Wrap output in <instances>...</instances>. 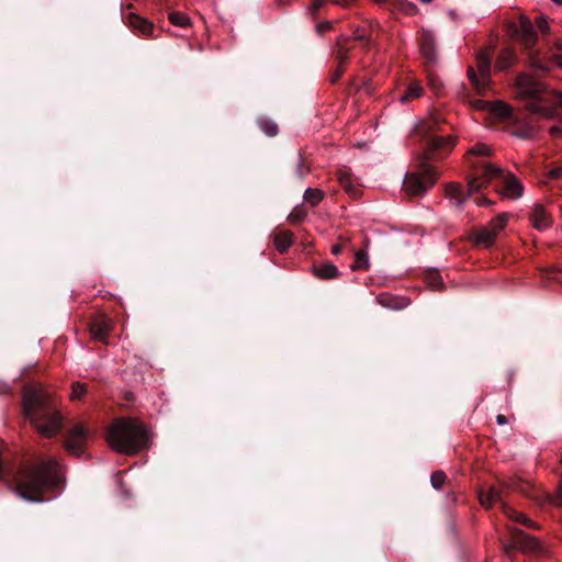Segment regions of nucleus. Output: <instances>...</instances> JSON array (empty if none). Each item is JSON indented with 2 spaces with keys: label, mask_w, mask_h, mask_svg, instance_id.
Here are the masks:
<instances>
[{
  "label": "nucleus",
  "mask_w": 562,
  "mask_h": 562,
  "mask_svg": "<svg viewBox=\"0 0 562 562\" xmlns=\"http://www.w3.org/2000/svg\"><path fill=\"white\" fill-rule=\"evenodd\" d=\"M64 476L55 459H47L16 476V494L27 501L41 503L43 493L59 486Z\"/></svg>",
  "instance_id": "nucleus-1"
},
{
  "label": "nucleus",
  "mask_w": 562,
  "mask_h": 562,
  "mask_svg": "<svg viewBox=\"0 0 562 562\" xmlns=\"http://www.w3.org/2000/svg\"><path fill=\"white\" fill-rule=\"evenodd\" d=\"M23 411L33 427L44 437H53L61 428V416L50 404L41 386H29L23 391Z\"/></svg>",
  "instance_id": "nucleus-2"
},
{
  "label": "nucleus",
  "mask_w": 562,
  "mask_h": 562,
  "mask_svg": "<svg viewBox=\"0 0 562 562\" xmlns=\"http://www.w3.org/2000/svg\"><path fill=\"white\" fill-rule=\"evenodd\" d=\"M517 93L527 99L526 108L544 119L562 116V94L546 90L544 86L528 75H520L516 81Z\"/></svg>",
  "instance_id": "nucleus-3"
},
{
  "label": "nucleus",
  "mask_w": 562,
  "mask_h": 562,
  "mask_svg": "<svg viewBox=\"0 0 562 562\" xmlns=\"http://www.w3.org/2000/svg\"><path fill=\"white\" fill-rule=\"evenodd\" d=\"M106 441L113 450L120 453L134 454L147 446L148 434L145 426L138 420L121 418L109 428Z\"/></svg>",
  "instance_id": "nucleus-4"
},
{
  "label": "nucleus",
  "mask_w": 562,
  "mask_h": 562,
  "mask_svg": "<svg viewBox=\"0 0 562 562\" xmlns=\"http://www.w3.org/2000/svg\"><path fill=\"white\" fill-rule=\"evenodd\" d=\"M493 180H499L503 184L501 193L508 199H519L524 194V187L519 180L512 173H505L499 167L484 162L477 173L468 182L467 196L477 192L482 187L487 186Z\"/></svg>",
  "instance_id": "nucleus-5"
},
{
  "label": "nucleus",
  "mask_w": 562,
  "mask_h": 562,
  "mask_svg": "<svg viewBox=\"0 0 562 562\" xmlns=\"http://www.w3.org/2000/svg\"><path fill=\"white\" fill-rule=\"evenodd\" d=\"M508 32L513 37L519 38L524 44L527 50L528 64L530 67L539 70L549 69L548 64L543 63L538 53L532 49L535 43L537 42V35L529 19L520 16L518 22H512L508 25Z\"/></svg>",
  "instance_id": "nucleus-6"
},
{
  "label": "nucleus",
  "mask_w": 562,
  "mask_h": 562,
  "mask_svg": "<svg viewBox=\"0 0 562 562\" xmlns=\"http://www.w3.org/2000/svg\"><path fill=\"white\" fill-rule=\"evenodd\" d=\"M436 182V173L430 166L406 175L403 181L404 191L412 196L425 194Z\"/></svg>",
  "instance_id": "nucleus-7"
},
{
  "label": "nucleus",
  "mask_w": 562,
  "mask_h": 562,
  "mask_svg": "<svg viewBox=\"0 0 562 562\" xmlns=\"http://www.w3.org/2000/svg\"><path fill=\"white\" fill-rule=\"evenodd\" d=\"M468 78L475 92L484 95L491 88V57L486 53H479L476 56V69L468 68Z\"/></svg>",
  "instance_id": "nucleus-8"
},
{
  "label": "nucleus",
  "mask_w": 562,
  "mask_h": 562,
  "mask_svg": "<svg viewBox=\"0 0 562 562\" xmlns=\"http://www.w3.org/2000/svg\"><path fill=\"white\" fill-rule=\"evenodd\" d=\"M512 541L503 547V552L506 555L510 554L512 550H519L522 552H538L540 551V543L535 538L519 529H510Z\"/></svg>",
  "instance_id": "nucleus-9"
},
{
  "label": "nucleus",
  "mask_w": 562,
  "mask_h": 562,
  "mask_svg": "<svg viewBox=\"0 0 562 562\" xmlns=\"http://www.w3.org/2000/svg\"><path fill=\"white\" fill-rule=\"evenodd\" d=\"M87 439L88 431L81 425H76L66 438L65 448L69 453L79 457L83 451Z\"/></svg>",
  "instance_id": "nucleus-10"
},
{
  "label": "nucleus",
  "mask_w": 562,
  "mask_h": 562,
  "mask_svg": "<svg viewBox=\"0 0 562 562\" xmlns=\"http://www.w3.org/2000/svg\"><path fill=\"white\" fill-rule=\"evenodd\" d=\"M473 109L479 111H487L495 115L497 119H507L512 115L510 106L504 101L497 100L494 102H487L484 100L470 101Z\"/></svg>",
  "instance_id": "nucleus-11"
},
{
  "label": "nucleus",
  "mask_w": 562,
  "mask_h": 562,
  "mask_svg": "<svg viewBox=\"0 0 562 562\" xmlns=\"http://www.w3.org/2000/svg\"><path fill=\"white\" fill-rule=\"evenodd\" d=\"M530 223L538 231H544L551 226V217L540 204H535L530 212Z\"/></svg>",
  "instance_id": "nucleus-12"
},
{
  "label": "nucleus",
  "mask_w": 562,
  "mask_h": 562,
  "mask_svg": "<svg viewBox=\"0 0 562 562\" xmlns=\"http://www.w3.org/2000/svg\"><path fill=\"white\" fill-rule=\"evenodd\" d=\"M479 499L482 506L490 508L501 499V495L497 488L490 486L479 492Z\"/></svg>",
  "instance_id": "nucleus-13"
},
{
  "label": "nucleus",
  "mask_w": 562,
  "mask_h": 562,
  "mask_svg": "<svg viewBox=\"0 0 562 562\" xmlns=\"http://www.w3.org/2000/svg\"><path fill=\"white\" fill-rule=\"evenodd\" d=\"M313 273L316 278L322 280H330L339 274L337 267L333 263H324L313 267Z\"/></svg>",
  "instance_id": "nucleus-14"
},
{
  "label": "nucleus",
  "mask_w": 562,
  "mask_h": 562,
  "mask_svg": "<svg viewBox=\"0 0 562 562\" xmlns=\"http://www.w3.org/2000/svg\"><path fill=\"white\" fill-rule=\"evenodd\" d=\"M473 240L475 245L487 248L495 243L496 238L494 233L485 226L477 231L473 237Z\"/></svg>",
  "instance_id": "nucleus-15"
},
{
  "label": "nucleus",
  "mask_w": 562,
  "mask_h": 562,
  "mask_svg": "<svg viewBox=\"0 0 562 562\" xmlns=\"http://www.w3.org/2000/svg\"><path fill=\"white\" fill-rule=\"evenodd\" d=\"M516 61V55L515 53L509 48H504L501 50L497 60H496V68L498 70H506L512 65H514Z\"/></svg>",
  "instance_id": "nucleus-16"
},
{
  "label": "nucleus",
  "mask_w": 562,
  "mask_h": 562,
  "mask_svg": "<svg viewBox=\"0 0 562 562\" xmlns=\"http://www.w3.org/2000/svg\"><path fill=\"white\" fill-rule=\"evenodd\" d=\"M446 195L454 200L457 206H461L464 202L463 189L460 184L451 182L446 187Z\"/></svg>",
  "instance_id": "nucleus-17"
},
{
  "label": "nucleus",
  "mask_w": 562,
  "mask_h": 562,
  "mask_svg": "<svg viewBox=\"0 0 562 562\" xmlns=\"http://www.w3.org/2000/svg\"><path fill=\"white\" fill-rule=\"evenodd\" d=\"M110 330L109 322L106 319H100L92 324L90 331L95 340H104Z\"/></svg>",
  "instance_id": "nucleus-18"
},
{
  "label": "nucleus",
  "mask_w": 562,
  "mask_h": 562,
  "mask_svg": "<svg viewBox=\"0 0 562 562\" xmlns=\"http://www.w3.org/2000/svg\"><path fill=\"white\" fill-rule=\"evenodd\" d=\"M128 24L133 29L138 30L143 35H148L153 31V24L137 15L131 14L128 18Z\"/></svg>",
  "instance_id": "nucleus-19"
},
{
  "label": "nucleus",
  "mask_w": 562,
  "mask_h": 562,
  "mask_svg": "<svg viewBox=\"0 0 562 562\" xmlns=\"http://www.w3.org/2000/svg\"><path fill=\"white\" fill-rule=\"evenodd\" d=\"M454 137L451 135H431L429 138V143L434 149L451 148L454 146Z\"/></svg>",
  "instance_id": "nucleus-20"
},
{
  "label": "nucleus",
  "mask_w": 562,
  "mask_h": 562,
  "mask_svg": "<svg viewBox=\"0 0 562 562\" xmlns=\"http://www.w3.org/2000/svg\"><path fill=\"white\" fill-rule=\"evenodd\" d=\"M503 510L508 518L517 522H520L529 528H536V524L531 521L528 517H526L522 513H518L508 506H503Z\"/></svg>",
  "instance_id": "nucleus-21"
},
{
  "label": "nucleus",
  "mask_w": 562,
  "mask_h": 562,
  "mask_svg": "<svg viewBox=\"0 0 562 562\" xmlns=\"http://www.w3.org/2000/svg\"><path fill=\"white\" fill-rule=\"evenodd\" d=\"M509 214L508 213H502V214H498L494 220H492L490 222V224L486 226L488 229H491V232L494 233V236L495 238L497 237V235L505 228L507 222H508V218H509Z\"/></svg>",
  "instance_id": "nucleus-22"
},
{
  "label": "nucleus",
  "mask_w": 562,
  "mask_h": 562,
  "mask_svg": "<svg viewBox=\"0 0 562 562\" xmlns=\"http://www.w3.org/2000/svg\"><path fill=\"white\" fill-rule=\"evenodd\" d=\"M423 93V87L417 82H412L407 89L406 92L400 97V102L405 103L409 100L419 98Z\"/></svg>",
  "instance_id": "nucleus-23"
},
{
  "label": "nucleus",
  "mask_w": 562,
  "mask_h": 562,
  "mask_svg": "<svg viewBox=\"0 0 562 562\" xmlns=\"http://www.w3.org/2000/svg\"><path fill=\"white\" fill-rule=\"evenodd\" d=\"M292 245V237L289 233L282 232L276 235L274 246L280 252H285Z\"/></svg>",
  "instance_id": "nucleus-24"
},
{
  "label": "nucleus",
  "mask_w": 562,
  "mask_h": 562,
  "mask_svg": "<svg viewBox=\"0 0 562 562\" xmlns=\"http://www.w3.org/2000/svg\"><path fill=\"white\" fill-rule=\"evenodd\" d=\"M370 267L369 257L366 250L356 252L355 262L351 265L352 270H368Z\"/></svg>",
  "instance_id": "nucleus-25"
},
{
  "label": "nucleus",
  "mask_w": 562,
  "mask_h": 562,
  "mask_svg": "<svg viewBox=\"0 0 562 562\" xmlns=\"http://www.w3.org/2000/svg\"><path fill=\"white\" fill-rule=\"evenodd\" d=\"M323 198H324V194L318 189L308 188L305 190L304 200H305V202L310 203L312 206H315L318 203H321Z\"/></svg>",
  "instance_id": "nucleus-26"
},
{
  "label": "nucleus",
  "mask_w": 562,
  "mask_h": 562,
  "mask_svg": "<svg viewBox=\"0 0 562 562\" xmlns=\"http://www.w3.org/2000/svg\"><path fill=\"white\" fill-rule=\"evenodd\" d=\"M259 128L269 137L276 136L278 134V125L269 119L261 120L259 122Z\"/></svg>",
  "instance_id": "nucleus-27"
},
{
  "label": "nucleus",
  "mask_w": 562,
  "mask_h": 562,
  "mask_svg": "<svg viewBox=\"0 0 562 562\" xmlns=\"http://www.w3.org/2000/svg\"><path fill=\"white\" fill-rule=\"evenodd\" d=\"M169 21L177 26L187 27L190 25V19L181 12L169 13Z\"/></svg>",
  "instance_id": "nucleus-28"
},
{
  "label": "nucleus",
  "mask_w": 562,
  "mask_h": 562,
  "mask_svg": "<svg viewBox=\"0 0 562 562\" xmlns=\"http://www.w3.org/2000/svg\"><path fill=\"white\" fill-rule=\"evenodd\" d=\"M555 48L558 50L557 54H554L551 58V60H543V63H547L549 66V69L552 65H555L557 67L562 69V40H558L555 43Z\"/></svg>",
  "instance_id": "nucleus-29"
},
{
  "label": "nucleus",
  "mask_w": 562,
  "mask_h": 562,
  "mask_svg": "<svg viewBox=\"0 0 562 562\" xmlns=\"http://www.w3.org/2000/svg\"><path fill=\"white\" fill-rule=\"evenodd\" d=\"M555 48L558 50L557 54H554L551 58V60H543V63H547L549 66V69L552 65H555L557 67L562 69V40H558L555 43Z\"/></svg>",
  "instance_id": "nucleus-30"
},
{
  "label": "nucleus",
  "mask_w": 562,
  "mask_h": 562,
  "mask_svg": "<svg viewBox=\"0 0 562 562\" xmlns=\"http://www.w3.org/2000/svg\"><path fill=\"white\" fill-rule=\"evenodd\" d=\"M87 393V385L80 382H74L71 385V395L70 398L72 401L80 400Z\"/></svg>",
  "instance_id": "nucleus-31"
},
{
  "label": "nucleus",
  "mask_w": 562,
  "mask_h": 562,
  "mask_svg": "<svg viewBox=\"0 0 562 562\" xmlns=\"http://www.w3.org/2000/svg\"><path fill=\"white\" fill-rule=\"evenodd\" d=\"M423 54L429 59L435 58L434 44L430 38H425L422 44Z\"/></svg>",
  "instance_id": "nucleus-32"
},
{
  "label": "nucleus",
  "mask_w": 562,
  "mask_h": 562,
  "mask_svg": "<svg viewBox=\"0 0 562 562\" xmlns=\"http://www.w3.org/2000/svg\"><path fill=\"white\" fill-rule=\"evenodd\" d=\"M490 154L491 148L484 144H476L469 150V155L488 156Z\"/></svg>",
  "instance_id": "nucleus-33"
},
{
  "label": "nucleus",
  "mask_w": 562,
  "mask_h": 562,
  "mask_svg": "<svg viewBox=\"0 0 562 562\" xmlns=\"http://www.w3.org/2000/svg\"><path fill=\"white\" fill-rule=\"evenodd\" d=\"M338 178H339V182L345 188V190L350 192L351 194H353L355 189L351 187V180H350L349 175L346 171H340Z\"/></svg>",
  "instance_id": "nucleus-34"
},
{
  "label": "nucleus",
  "mask_w": 562,
  "mask_h": 562,
  "mask_svg": "<svg viewBox=\"0 0 562 562\" xmlns=\"http://www.w3.org/2000/svg\"><path fill=\"white\" fill-rule=\"evenodd\" d=\"M338 178H339V182L345 188V190L350 192L351 194H353L355 189L351 187V180H350L349 175L346 171H340Z\"/></svg>",
  "instance_id": "nucleus-35"
},
{
  "label": "nucleus",
  "mask_w": 562,
  "mask_h": 562,
  "mask_svg": "<svg viewBox=\"0 0 562 562\" xmlns=\"http://www.w3.org/2000/svg\"><path fill=\"white\" fill-rule=\"evenodd\" d=\"M445 481L446 474L442 471L435 472L430 477L431 485L437 490L443 485Z\"/></svg>",
  "instance_id": "nucleus-36"
},
{
  "label": "nucleus",
  "mask_w": 562,
  "mask_h": 562,
  "mask_svg": "<svg viewBox=\"0 0 562 562\" xmlns=\"http://www.w3.org/2000/svg\"><path fill=\"white\" fill-rule=\"evenodd\" d=\"M427 281H428V284L432 288V289H439L442 284V279L441 277L436 272H430L427 277Z\"/></svg>",
  "instance_id": "nucleus-37"
},
{
  "label": "nucleus",
  "mask_w": 562,
  "mask_h": 562,
  "mask_svg": "<svg viewBox=\"0 0 562 562\" xmlns=\"http://www.w3.org/2000/svg\"><path fill=\"white\" fill-rule=\"evenodd\" d=\"M376 300L379 301V303L383 306H386V307H392V308H400V305H393L391 303V297L387 296V295H379L376 297ZM403 305H401L402 307Z\"/></svg>",
  "instance_id": "nucleus-38"
},
{
  "label": "nucleus",
  "mask_w": 562,
  "mask_h": 562,
  "mask_svg": "<svg viewBox=\"0 0 562 562\" xmlns=\"http://www.w3.org/2000/svg\"><path fill=\"white\" fill-rule=\"evenodd\" d=\"M537 26L543 33H547L549 31V24L544 16H539L537 19Z\"/></svg>",
  "instance_id": "nucleus-39"
},
{
  "label": "nucleus",
  "mask_w": 562,
  "mask_h": 562,
  "mask_svg": "<svg viewBox=\"0 0 562 562\" xmlns=\"http://www.w3.org/2000/svg\"><path fill=\"white\" fill-rule=\"evenodd\" d=\"M552 502L555 503L557 505L562 506V482L560 483V486L555 495L553 496Z\"/></svg>",
  "instance_id": "nucleus-40"
},
{
  "label": "nucleus",
  "mask_w": 562,
  "mask_h": 562,
  "mask_svg": "<svg viewBox=\"0 0 562 562\" xmlns=\"http://www.w3.org/2000/svg\"><path fill=\"white\" fill-rule=\"evenodd\" d=\"M562 176V167H557L548 171V177L559 178Z\"/></svg>",
  "instance_id": "nucleus-41"
},
{
  "label": "nucleus",
  "mask_w": 562,
  "mask_h": 562,
  "mask_svg": "<svg viewBox=\"0 0 562 562\" xmlns=\"http://www.w3.org/2000/svg\"><path fill=\"white\" fill-rule=\"evenodd\" d=\"M405 12H406L407 14H415V13H417V12H418V8H417V5H416V4H414V3H407V4H406Z\"/></svg>",
  "instance_id": "nucleus-42"
},
{
  "label": "nucleus",
  "mask_w": 562,
  "mask_h": 562,
  "mask_svg": "<svg viewBox=\"0 0 562 562\" xmlns=\"http://www.w3.org/2000/svg\"><path fill=\"white\" fill-rule=\"evenodd\" d=\"M550 134H551L552 136H554V137H558V136L562 135V128H561V127H559V126H552V127L550 128Z\"/></svg>",
  "instance_id": "nucleus-43"
},
{
  "label": "nucleus",
  "mask_w": 562,
  "mask_h": 562,
  "mask_svg": "<svg viewBox=\"0 0 562 562\" xmlns=\"http://www.w3.org/2000/svg\"><path fill=\"white\" fill-rule=\"evenodd\" d=\"M338 59H339V63H344L346 59H347V53L342 50V48H340L338 50V55H337Z\"/></svg>",
  "instance_id": "nucleus-44"
},
{
  "label": "nucleus",
  "mask_w": 562,
  "mask_h": 562,
  "mask_svg": "<svg viewBox=\"0 0 562 562\" xmlns=\"http://www.w3.org/2000/svg\"><path fill=\"white\" fill-rule=\"evenodd\" d=\"M330 27V22H324L317 25V31L323 32L325 30H328Z\"/></svg>",
  "instance_id": "nucleus-45"
},
{
  "label": "nucleus",
  "mask_w": 562,
  "mask_h": 562,
  "mask_svg": "<svg viewBox=\"0 0 562 562\" xmlns=\"http://www.w3.org/2000/svg\"><path fill=\"white\" fill-rule=\"evenodd\" d=\"M532 133H533L532 130L528 128L526 132L517 133L516 135L521 138H527V137H530L532 135Z\"/></svg>",
  "instance_id": "nucleus-46"
},
{
  "label": "nucleus",
  "mask_w": 562,
  "mask_h": 562,
  "mask_svg": "<svg viewBox=\"0 0 562 562\" xmlns=\"http://www.w3.org/2000/svg\"><path fill=\"white\" fill-rule=\"evenodd\" d=\"M496 422H497L498 425H506L507 424V418L504 415H497Z\"/></svg>",
  "instance_id": "nucleus-47"
},
{
  "label": "nucleus",
  "mask_w": 562,
  "mask_h": 562,
  "mask_svg": "<svg viewBox=\"0 0 562 562\" xmlns=\"http://www.w3.org/2000/svg\"><path fill=\"white\" fill-rule=\"evenodd\" d=\"M490 204H491V201L487 198H481L477 201V205H480V206H482V205H490Z\"/></svg>",
  "instance_id": "nucleus-48"
},
{
  "label": "nucleus",
  "mask_w": 562,
  "mask_h": 562,
  "mask_svg": "<svg viewBox=\"0 0 562 562\" xmlns=\"http://www.w3.org/2000/svg\"><path fill=\"white\" fill-rule=\"evenodd\" d=\"M353 37L356 40H364L366 35H364V32L356 31L355 34H353Z\"/></svg>",
  "instance_id": "nucleus-49"
},
{
  "label": "nucleus",
  "mask_w": 562,
  "mask_h": 562,
  "mask_svg": "<svg viewBox=\"0 0 562 562\" xmlns=\"http://www.w3.org/2000/svg\"><path fill=\"white\" fill-rule=\"evenodd\" d=\"M340 249H341V248H340V246H339V245H335V246H333V248H331V252H333L334 255H338V254L340 252Z\"/></svg>",
  "instance_id": "nucleus-50"
},
{
  "label": "nucleus",
  "mask_w": 562,
  "mask_h": 562,
  "mask_svg": "<svg viewBox=\"0 0 562 562\" xmlns=\"http://www.w3.org/2000/svg\"><path fill=\"white\" fill-rule=\"evenodd\" d=\"M430 86L432 87V89H434L436 92H438V88L435 86V83H434L432 81L430 82Z\"/></svg>",
  "instance_id": "nucleus-51"
},
{
  "label": "nucleus",
  "mask_w": 562,
  "mask_h": 562,
  "mask_svg": "<svg viewBox=\"0 0 562 562\" xmlns=\"http://www.w3.org/2000/svg\"><path fill=\"white\" fill-rule=\"evenodd\" d=\"M338 76H339V75H334V77L331 78V81H333V82H334V81H336V80L338 79Z\"/></svg>",
  "instance_id": "nucleus-52"
},
{
  "label": "nucleus",
  "mask_w": 562,
  "mask_h": 562,
  "mask_svg": "<svg viewBox=\"0 0 562 562\" xmlns=\"http://www.w3.org/2000/svg\"><path fill=\"white\" fill-rule=\"evenodd\" d=\"M557 4H562V0H552Z\"/></svg>",
  "instance_id": "nucleus-53"
},
{
  "label": "nucleus",
  "mask_w": 562,
  "mask_h": 562,
  "mask_svg": "<svg viewBox=\"0 0 562 562\" xmlns=\"http://www.w3.org/2000/svg\"><path fill=\"white\" fill-rule=\"evenodd\" d=\"M9 389H10V387H9L8 385H5V386H4V389H3V393L8 392V391H9Z\"/></svg>",
  "instance_id": "nucleus-54"
}]
</instances>
